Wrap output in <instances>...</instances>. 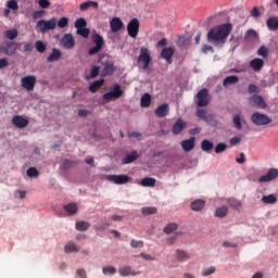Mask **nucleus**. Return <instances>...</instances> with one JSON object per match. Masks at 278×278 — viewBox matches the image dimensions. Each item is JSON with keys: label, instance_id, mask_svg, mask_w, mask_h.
<instances>
[{"label": "nucleus", "instance_id": "nucleus-8", "mask_svg": "<svg viewBox=\"0 0 278 278\" xmlns=\"http://www.w3.org/2000/svg\"><path fill=\"white\" fill-rule=\"evenodd\" d=\"M140 31V22L138 18H132L127 25V34L130 38H138Z\"/></svg>", "mask_w": 278, "mask_h": 278}, {"label": "nucleus", "instance_id": "nucleus-59", "mask_svg": "<svg viewBox=\"0 0 278 278\" xmlns=\"http://www.w3.org/2000/svg\"><path fill=\"white\" fill-rule=\"evenodd\" d=\"M130 247L132 249H142V247H144V242L143 241H137V240H131L130 241Z\"/></svg>", "mask_w": 278, "mask_h": 278}, {"label": "nucleus", "instance_id": "nucleus-63", "mask_svg": "<svg viewBox=\"0 0 278 278\" xmlns=\"http://www.w3.org/2000/svg\"><path fill=\"white\" fill-rule=\"evenodd\" d=\"M42 16H45V11L43 10L35 11L33 13L34 21H38V18H42Z\"/></svg>", "mask_w": 278, "mask_h": 278}, {"label": "nucleus", "instance_id": "nucleus-26", "mask_svg": "<svg viewBox=\"0 0 278 278\" xmlns=\"http://www.w3.org/2000/svg\"><path fill=\"white\" fill-rule=\"evenodd\" d=\"M60 58H62V51L58 48H53L51 54L47 59V62H58Z\"/></svg>", "mask_w": 278, "mask_h": 278}, {"label": "nucleus", "instance_id": "nucleus-45", "mask_svg": "<svg viewBox=\"0 0 278 278\" xmlns=\"http://www.w3.org/2000/svg\"><path fill=\"white\" fill-rule=\"evenodd\" d=\"M141 213L143 216H151V214H157V208L154 206L143 207L141 208Z\"/></svg>", "mask_w": 278, "mask_h": 278}, {"label": "nucleus", "instance_id": "nucleus-53", "mask_svg": "<svg viewBox=\"0 0 278 278\" xmlns=\"http://www.w3.org/2000/svg\"><path fill=\"white\" fill-rule=\"evenodd\" d=\"M228 205L233 207V210H238V207H242V203L237 199H228Z\"/></svg>", "mask_w": 278, "mask_h": 278}, {"label": "nucleus", "instance_id": "nucleus-39", "mask_svg": "<svg viewBox=\"0 0 278 278\" xmlns=\"http://www.w3.org/2000/svg\"><path fill=\"white\" fill-rule=\"evenodd\" d=\"M201 149L202 151H205L206 153H208V151H212L214 149V143H212L210 140L204 139L201 142Z\"/></svg>", "mask_w": 278, "mask_h": 278}, {"label": "nucleus", "instance_id": "nucleus-15", "mask_svg": "<svg viewBox=\"0 0 278 278\" xmlns=\"http://www.w3.org/2000/svg\"><path fill=\"white\" fill-rule=\"evenodd\" d=\"M61 45L64 49H73L75 47V37L72 34H65L61 39Z\"/></svg>", "mask_w": 278, "mask_h": 278}, {"label": "nucleus", "instance_id": "nucleus-22", "mask_svg": "<svg viewBox=\"0 0 278 278\" xmlns=\"http://www.w3.org/2000/svg\"><path fill=\"white\" fill-rule=\"evenodd\" d=\"M250 67L253 68V71H255L256 73H260V71L264 68V61L260 58L253 59L250 62Z\"/></svg>", "mask_w": 278, "mask_h": 278}, {"label": "nucleus", "instance_id": "nucleus-60", "mask_svg": "<svg viewBox=\"0 0 278 278\" xmlns=\"http://www.w3.org/2000/svg\"><path fill=\"white\" fill-rule=\"evenodd\" d=\"M58 27L64 29V27H68V20L67 17H62L58 21Z\"/></svg>", "mask_w": 278, "mask_h": 278}, {"label": "nucleus", "instance_id": "nucleus-18", "mask_svg": "<svg viewBox=\"0 0 278 278\" xmlns=\"http://www.w3.org/2000/svg\"><path fill=\"white\" fill-rule=\"evenodd\" d=\"M250 103H252V105H255L256 108H266V102L264 101V98L262 96L253 94L250 98Z\"/></svg>", "mask_w": 278, "mask_h": 278}, {"label": "nucleus", "instance_id": "nucleus-46", "mask_svg": "<svg viewBox=\"0 0 278 278\" xmlns=\"http://www.w3.org/2000/svg\"><path fill=\"white\" fill-rule=\"evenodd\" d=\"M178 227L177 223L167 224L164 228V233H173V231H177Z\"/></svg>", "mask_w": 278, "mask_h": 278}, {"label": "nucleus", "instance_id": "nucleus-28", "mask_svg": "<svg viewBox=\"0 0 278 278\" xmlns=\"http://www.w3.org/2000/svg\"><path fill=\"white\" fill-rule=\"evenodd\" d=\"M205 207V200H195L191 203V210L193 212H201Z\"/></svg>", "mask_w": 278, "mask_h": 278}, {"label": "nucleus", "instance_id": "nucleus-25", "mask_svg": "<svg viewBox=\"0 0 278 278\" xmlns=\"http://www.w3.org/2000/svg\"><path fill=\"white\" fill-rule=\"evenodd\" d=\"M89 8H94L96 10H98L99 9V2L88 0L86 2H83L79 5V9H80L81 12H86V10H88Z\"/></svg>", "mask_w": 278, "mask_h": 278}, {"label": "nucleus", "instance_id": "nucleus-16", "mask_svg": "<svg viewBox=\"0 0 278 278\" xmlns=\"http://www.w3.org/2000/svg\"><path fill=\"white\" fill-rule=\"evenodd\" d=\"M12 125L16 126L17 129H25V127H27V125H29V121L25 119L21 115H15L12 118Z\"/></svg>", "mask_w": 278, "mask_h": 278}, {"label": "nucleus", "instance_id": "nucleus-14", "mask_svg": "<svg viewBox=\"0 0 278 278\" xmlns=\"http://www.w3.org/2000/svg\"><path fill=\"white\" fill-rule=\"evenodd\" d=\"M173 55H175V48L167 47L161 51L162 60H165L167 64H173Z\"/></svg>", "mask_w": 278, "mask_h": 278}, {"label": "nucleus", "instance_id": "nucleus-32", "mask_svg": "<svg viewBox=\"0 0 278 278\" xmlns=\"http://www.w3.org/2000/svg\"><path fill=\"white\" fill-rule=\"evenodd\" d=\"M262 202L265 205H275V203H277V195L276 194L263 195Z\"/></svg>", "mask_w": 278, "mask_h": 278}, {"label": "nucleus", "instance_id": "nucleus-31", "mask_svg": "<svg viewBox=\"0 0 278 278\" xmlns=\"http://www.w3.org/2000/svg\"><path fill=\"white\" fill-rule=\"evenodd\" d=\"M77 164V161H71V160H64L61 165V170H64V173H68L73 166Z\"/></svg>", "mask_w": 278, "mask_h": 278}, {"label": "nucleus", "instance_id": "nucleus-20", "mask_svg": "<svg viewBox=\"0 0 278 278\" xmlns=\"http://www.w3.org/2000/svg\"><path fill=\"white\" fill-rule=\"evenodd\" d=\"M168 104L163 103L156 108L154 111V114L159 116V118H164V116H168Z\"/></svg>", "mask_w": 278, "mask_h": 278}, {"label": "nucleus", "instance_id": "nucleus-17", "mask_svg": "<svg viewBox=\"0 0 278 278\" xmlns=\"http://www.w3.org/2000/svg\"><path fill=\"white\" fill-rule=\"evenodd\" d=\"M110 27L113 34L121 31L124 27L123 20L119 17H113L110 22Z\"/></svg>", "mask_w": 278, "mask_h": 278}, {"label": "nucleus", "instance_id": "nucleus-55", "mask_svg": "<svg viewBox=\"0 0 278 278\" xmlns=\"http://www.w3.org/2000/svg\"><path fill=\"white\" fill-rule=\"evenodd\" d=\"M103 275H116V269L114 266H105L102 268Z\"/></svg>", "mask_w": 278, "mask_h": 278}, {"label": "nucleus", "instance_id": "nucleus-49", "mask_svg": "<svg viewBox=\"0 0 278 278\" xmlns=\"http://www.w3.org/2000/svg\"><path fill=\"white\" fill-rule=\"evenodd\" d=\"M267 49L269 50V53H275V51L278 49L277 40L270 39L267 45Z\"/></svg>", "mask_w": 278, "mask_h": 278}, {"label": "nucleus", "instance_id": "nucleus-7", "mask_svg": "<svg viewBox=\"0 0 278 278\" xmlns=\"http://www.w3.org/2000/svg\"><path fill=\"white\" fill-rule=\"evenodd\" d=\"M125 91L121 88V85H114L113 90L102 96L104 101H112L113 99H121Z\"/></svg>", "mask_w": 278, "mask_h": 278}, {"label": "nucleus", "instance_id": "nucleus-35", "mask_svg": "<svg viewBox=\"0 0 278 278\" xmlns=\"http://www.w3.org/2000/svg\"><path fill=\"white\" fill-rule=\"evenodd\" d=\"M176 257L178 262H188V260H190V255H188L186 251H182V250L176 251Z\"/></svg>", "mask_w": 278, "mask_h": 278}, {"label": "nucleus", "instance_id": "nucleus-50", "mask_svg": "<svg viewBox=\"0 0 278 278\" xmlns=\"http://www.w3.org/2000/svg\"><path fill=\"white\" fill-rule=\"evenodd\" d=\"M35 48L38 51V53H45V51H47V45H45V42L40 40L36 41Z\"/></svg>", "mask_w": 278, "mask_h": 278}, {"label": "nucleus", "instance_id": "nucleus-43", "mask_svg": "<svg viewBox=\"0 0 278 278\" xmlns=\"http://www.w3.org/2000/svg\"><path fill=\"white\" fill-rule=\"evenodd\" d=\"M4 36L5 38H8V40H14L15 38H18V30L16 29L5 30Z\"/></svg>", "mask_w": 278, "mask_h": 278}, {"label": "nucleus", "instance_id": "nucleus-3", "mask_svg": "<svg viewBox=\"0 0 278 278\" xmlns=\"http://www.w3.org/2000/svg\"><path fill=\"white\" fill-rule=\"evenodd\" d=\"M198 108H207L210 105V90L201 89L194 97Z\"/></svg>", "mask_w": 278, "mask_h": 278}, {"label": "nucleus", "instance_id": "nucleus-9", "mask_svg": "<svg viewBox=\"0 0 278 278\" xmlns=\"http://www.w3.org/2000/svg\"><path fill=\"white\" fill-rule=\"evenodd\" d=\"M101 77H110V75H114V71H116V66L112 61H103L101 62Z\"/></svg>", "mask_w": 278, "mask_h": 278}, {"label": "nucleus", "instance_id": "nucleus-54", "mask_svg": "<svg viewBox=\"0 0 278 278\" xmlns=\"http://www.w3.org/2000/svg\"><path fill=\"white\" fill-rule=\"evenodd\" d=\"M232 123L236 129H238L239 131L242 129V119L240 118V115H235Z\"/></svg>", "mask_w": 278, "mask_h": 278}, {"label": "nucleus", "instance_id": "nucleus-56", "mask_svg": "<svg viewBox=\"0 0 278 278\" xmlns=\"http://www.w3.org/2000/svg\"><path fill=\"white\" fill-rule=\"evenodd\" d=\"M7 8L16 12V10H18V2H16V0H9L7 2Z\"/></svg>", "mask_w": 278, "mask_h": 278}, {"label": "nucleus", "instance_id": "nucleus-4", "mask_svg": "<svg viewBox=\"0 0 278 278\" xmlns=\"http://www.w3.org/2000/svg\"><path fill=\"white\" fill-rule=\"evenodd\" d=\"M55 27H58V20H55V17H52L49 21L40 20L37 22V29H39L41 34L53 31Z\"/></svg>", "mask_w": 278, "mask_h": 278}, {"label": "nucleus", "instance_id": "nucleus-33", "mask_svg": "<svg viewBox=\"0 0 278 278\" xmlns=\"http://www.w3.org/2000/svg\"><path fill=\"white\" fill-rule=\"evenodd\" d=\"M197 116L198 118H200L201 121H205L206 123L212 121V115H207V111L203 109H198Z\"/></svg>", "mask_w": 278, "mask_h": 278}, {"label": "nucleus", "instance_id": "nucleus-19", "mask_svg": "<svg viewBox=\"0 0 278 278\" xmlns=\"http://www.w3.org/2000/svg\"><path fill=\"white\" fill-rule=\"evenodd\" d=\"M184 129H186V122H184V119L179 118L177 119V122L174 124L173 128H172V132L174 134V136L179 135L180 132L184 131Z\"/></svg>", "mask_w": 278, "mask_h": 278}, {"label": "nucleus", "instance_id": "nucleus-21", "mask_svg": "<svg viewBox=\"0 0 278 278\" xmlns=\"http://www.w3.org/2000/svg\"><path fill=\"white\" fill-rule=\"evenodd\" d=\"M267 28L269 31H278V17L277 16H270L266 21Z\"/></svg>", "mask_w": 278, "mask_h": 278}, {"label": "nucleus", "instance_id": "nucleus-6", "mask_svg": "<svg viewBox=\"0 0 278 278\" xmlns=\"http://www.w3.org/2000/svg\"><path fill=\"white\" fill-rule=\"evenodd\" d=\"M92 42H94V47L89 49L88 53L89 55H97L101 49H103V46L105 45V41L103 40V37L99 34H94L91 37Z\"/></svg>", "mask_w": 278, "mask_h": 278}, {"label": "nucleus", "instance_id": "nucleus-47", "mask_svg": "<svg viewBox=\"0 0 278 278\" xmlns=\"http://www.w3.org/2000/svg\"><path fill=\"white\" fill-rule=\"evenodd\" d=\"M87 25H88V22H86V18L79 17L78 20H76L74 27L76 29H81L84 27H87Z\"/></svg>", "mask_w": 278, "mask_h": 278}, {"label": "nucleus", "instance_id": "nucleus-64", "mask_svg": "<svg viewBox=\"0 0 278 278\" xmlns=\"http://www.w3.org/2000/svg\"><path fill=\"white\" fill-rule=\"evenodd\" d=\"M240 142H242V138L240 137H233L229 140V143L231 144V147H236L240 144Z\"/></svg>", "mask_w": 278, "mask_h": 278}, {"label": "nucleus", "instance_id": "nucleus-41", "mask_svg": "<svg viewBox=\"0 0 278 278\" xmlns=\"http://www.w3.org/2000/svg\"><path fill=\"white\" fill-rule=\"evenodd\" d=\"M118 273L122 277H129V275H136V273L131 271L130 266H124L118 269Z\"/></svg>", "mask_w": 278, "mask_h": 278}, {"label": "nucleus", "instance_id": "nucleus-61", "mask_svg": "<svg viewBox=\"0 0 278 278\" xmlns=\"http://www.w3.org/2000/svg\"><path fill=\"white\" fill-rule=\"evenodd\" d=\"M39 8H42V10H47V8L51 7V1L49 0H38Z\"/></svg>", "mask_w": 278, "mask_h": 278}, {"label": "nucleus", "instance_id": "nucleus-5", "mask_svg": "<svg viewBox=\"0 0 278 278\" xmlns=\"http://www.w3.org/2000/svg\"><path fill=\"white\" fill-rule=\"evenodd\" d=\"M251 121H252L253 125H255L256 127H262L264 125H270V123H273V119L270 117H268V115L260 113V112L252 114Z\"/></svg>", "mask_w": 278, "mask_h": 278}, {"label": "nucleus", "instance_id": "nucleus-12", "mask_svg": "<svg viewBox=\"0 0 278 278\" xmlns=\"http://www.w3.org/2000/svg\"><path fill=\"white\" fill-rule=\"evenodd\" d=\"M16 43L8 41L5 43L0 45V53L4 55H14L16 53Z\"/></svg>", "mask_w": 278, "mask_h": 278}, {"label": "nucleus", "instance_id": "nucleus-62", "mask_svg": "<svg viewBox=\"0 0 278 278\" xmlns=\"http://www.w3.org/2000/svg\"><path fill=\"white\" fill-rule=\"evenodd\" d=\"M99 71H101V67H99V66H93L91 68V72H90L91 79H94V77H97L99 75Z\"/></svg>", "mask_w": 278, "mask_h": 278}, {"label": "nucleus", "instance_id": "nucleus-44", "mask_svg": "<svg viewBox=\"0 0 278 278\" xmlns=\"http://www.w3.org/2000/svg\"><path fill=\"white\" fill-rule=\"evenodd\" d=\"M64 210L65 212H67V214H77V204L76 203H70L67 205H64Z\"/></svg>", "mask_w": 278, "mask_h": 278}, {"label": "nucleus", "instance_id": "nucleus-36", "mask_svg": "<svg viewBox=\"0 0 278 278\" xmlns=\"http://www.w3.org/2000/svg\"><path fill=\"white\" fill-rule=\"evenodd\" d=\"M64 249L65 253H79V248L73 241L68 242Z\"/></svg>", "mask_w": 278, "mask_h": 278}, {"label": "nucleus", "instance_id": "nucleus-2", "mask_svg": "<svg viewBox=\"0 0 278 278\" xmlns=\"http://www.w3.org/2000/svg\"><path fill=\"white\" fill-rule=\"evenodd\" d=\"M151 60L152 59L151 53H149V48L141 47L140 54L137 59L138 67L147 71V68H149V65L151 64Z\"/></svg>", "mask_w": 278, "mask_h": 278}, {"label": "nucleus", "instance_id": "nucleus-58", "mask_svg": "<svg viewBox=\"0 0 278 278\" xmlns=\"http://www.w3.org/2000/svg\"><path fill=\"white\" fill-rule=\"evenodd\" d=\"M250 16H252V18H260V16H262V12H260V8L254 7L250 12Z\"/></svg>", "mask_w": 278, "mask_h": 278}, {"label": "nucleus", "instance_id": "nucleus-30", "mask_svg": "<svg viewBox=\"0 0 278 278\" xmlns=\"http://www.w3.org/2000/svg\"><path fill=\"white\" fill-rule=\"evenodd\" d=\"M103 84H105V79L103 78L91 83L89 86V92H93V93L97 92V90H99V88H101Z\"/></svg>", "mask_w": 278, "mask_h": 278}, {"label": "nucleus", "instance_id": "nucleus-57", "mask_svg": "<svg viewBox=\"0 0 278 278\" xmlns=\"http://www.w3.org/2000/svg\"><path fill=\"white\" fill-rule=\"evenodd\" d=\"M27 175H28V177H38V175H40V173L38 172V169L36 168V167H29L28 169H27Z\"/></svg>", "mask_w": 278, "mask_h": 278}, {"label": "nucleus", "instance_id": "nucleus-23", "mask_svg": "<svg viewBox=\"0 0 278 278\" xmlns=\"http://www.w3.org/2000/svg\"><path fill=\"white\" fill-rule=\"evenodd\" d=\"M195 141H197V138H194V137H190V139L184 140L181 142V147H182L184 151H186V152L192 151V149H194Z\"/></svg>", "mask_w": 278, "mask_h": 278}, {"label": "nucleus", "instance_id": "nucleus-13", "mask_svg": "<svg viewBox=\"0 0 278 278\" xmlns=\"http://www.w3.org/2000/svg\"><path fill=\"white\" fill-rule=\"evenodd\" d=\"M278 177V169L277 168H269L267 174L261 176L258 178L260 184H268V181H275Z\"/></svg>", "mask_w": 278, "mask_h": 278}, {"label": "nucleus", "instance_id": "nucleus-38", "mask_svg": "<svg viewBox=\"0 0 278 278\" xmlns=\"http://www.w3.org/2000/svg\"><path fill=\"white\" fill-rule=\"evenodd\" d=\"M247 40H260V35L255 29H248L245 33Z\"/></svg>", "mask_w": 278, "mask_h": 278}, {"label": "nucleus", "instance_id": "nucleus-48", "mask_svg": "<svg viewBox=\"0 0 278 278\" xmlns=\"http://www.w3.org/2000/svg\"><path fill=\"white\" fill-rule=\"evenodd\" d=\"M275 84H278V72H271L267 86H275Z\"/></svg>", "mask_w": 278, "mask_h": 278}, {"label": "nucleus", "instance_id": "nucleus-11", "mask_svg": "<svg viewBox=\"0 0 278 278\" xmlns=\"http://www.w3.org/2000/svg\"><path fill=\"white\" fill-rule=\"evenodd\" d=\"M108 181H112L116 184V186H123L125 184H129V176L128 175H108Z\"/></svg>", "mask_w": 278, "mask_h": 278}, {"label": "nucleus", "instance_id": "nucleus-37", "mask_svg": "<svg viewBox=\"0 0 278 278\" xmlns=\"http://www.w3.org/2000/svg\"><path fill=\"white\" fill-rule=\"evenodd\" d=\"M76 229L77 231H88L90 229V223L84 220L77 222Z\"/></svg>", "mask_w": 278, "mask_h": 278}, {"label": "nucleus", "instance_id": "nucleus-24", "mask_svg": "<svg viewBox=\"0 0 278 278\" xmlns=\"http://www.w3.org/2000/svg\"><path fill=\"white\" fill-rule=\"evenodd\" d=\"M238 81H240V77H238V76H227L223 80V87L224 88H229V86H233L235 84H238Z\"/></svg>", "mask_w": 278, "mask_h": 278}, {"label": "nucleus", "instance_id": "nucleus-27", "mask_svg": "<svg viewBox=\"0 0 278 278\" xmlns=\"http://www.w3.org/2000/svg\"><path fill=\"white\" fill-rule=\"evenodd\" d=\"M138 157H140V154H138V152L132 151L130 154L126 155L123 159V164H131L134 162H136V160H138Z\"/></svg>", "mask_w": 278, "mask_h": 278}, {"label": "nucleus", "instance_id": "nucleus-29", "mask_svg": "<svg viewBox=\"0 0 278 278\" xmlns=\"http://www.w3.org/2000/svg\"><path fill=\"white\" fill-rule=\"evenodd\" d=\"M229 213V207L223 205L216 208L215 216L216 218H225L227 214Z\"/></svg>", "mask_w": 278, "mask_h": 278}, {"label": "nucleus", "instance_id": "nucleus-34", "mask_svg": "<svg viewBox=\"0 0 278 278\" xmlns=\"http://www.w3.org/2000/svg\"><path fill=\"white\" fill-rule=\"evenodd\" d=\"M141 186H143V188H155V178H151V177L142 178Z\"/></svg>", "mask_w": 278, "mask_h": 278}, {"label": "nucleus", "instance_id": "nucleus-52", "mask_svg": "<svg viewBox=\"0 0 278 278\" xmlns=\"http://www.w3.org/2000/svg\"><path fill=\"white\" fill-rule=\"evenodd\" d=\"M227 151V144L224 142L217 143L215 147V153L218 155L220 153H225Z\"/></svg>", "mask_w": 278, "mask_h": 278}, {"label": "nucleus", "instance_id": "nucleus-1", "mask_svg": "<svg viewBox=\"0 0 278 278\" xmlns=\"http://www.w3.org/2000/svg\"><path fill=\"white\" fill-rule=\"evenodd\" d=\"M233 25L231 23L220 24L211 28L206 35V40L213 47L223 48L227 43L229 34H231Z\"/></svg>", "mask_w": 278, "mask_h": 278}, {"label": "nucleus", "instance_id": "nucleus-40", "mask_svg": "<svg viewBox=\"0 0 278 278\" xmlns=\"http://www.w3.org/2000/svg\"><path fill=\"white\" fill-rule=\"evenodd\" d=\"M140 105H141V108H149V105H151V94L150 93H144L141 97Z\"/></svg>", "mask_w": 278, "mask_h": 278}, {"label": "nucleus", "instance_id": "nucleus-42", "mask_svg": "<svg viewBox=\"0 0 278 278\" xmlns=\"http://www.w3.org/2000/svg\"><path fill=\"white\" fill-rule=\"evenodd\" d=\"M268 53H270V50H268L266 46H261L257 50V55H260L264 60L268 59Z\"/></svg>", "mask_w": 278, "mask_h": 278}, {"label": "nucleus", "instance_id": "nucleus-10", "mask_svg": "<svg viewBox=\"0 0 278 278\" xmlns=\"http://www.w3.org/2000/svg\"><path fill=\"white\" fill-rule=\"evenodd\" d=\"M36 76H25L21 79V86L22 88H24V90H28V92H30L31 90H34V88H36Z\"/></svg>", "mask_w": 278, "mask_h": 278}, {"label": "nucleus", "instance_id": "nucleus-51", "mask_svg": "<svg viewBox=\"0 0 278 278\" xmlns=\"http://www.w3.org/2000/svg\"><path fill=\"white\" fill-rule=\"evenodd\" d=\"M76 34H77L78 36H81L83 38H88V36H90V29H89V28H86V26H85V27H83V28H78V29L76 30Z\"/></svg>", "mask_w": 278, "mask_h": 278}]
</instances>
